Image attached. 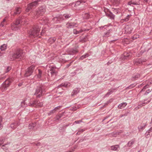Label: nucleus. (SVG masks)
I'll list each match as a JSON object with an SVG mask.
<instances>
[{
	"label": "nucleus",
	"mask_w": 152,
	"mask_h": 152,
	"mask_svg": "<svg viewBox=\"0 0 152 152\" xmlns=\"http://www.w3.org/2000/svg\"><path fill=\"white\" fill-rule=\"evenodd\" d=\"M41 27L39 25H34L32 28L30 29L28 32L29 37L32 38H35L36 37H38L40 38L39 34V31L40 30ZM45 33V30H42L40 35H42Z\"/></svg>",
	"instance_id": "f257e3e1"
},
{
	"label": "nucleus",
	"mask_w": 152,
	"mask_h": 152,
	"mask_svg": "<svg viewBox=\"0 0 152 152\" xmlns=\"http://www.w3.org/2000/svg\"><path fill=\"white\" fill-rule=\"evenodd\" d=\"M24 55L23 50L18 48L9 56V58L10 60L14 61L17 59L22 58L24 56Z\"/></svg>",
	"instance_id": "f03ea898"
},
{
	"label": "nucleus",
	"mask_w": 152,
	"mask_h": 152,
	"mask_svg": "<svg viewBox=\"0 0 152 152\" xmlns=\"http://www.w3.org/2000/svg\"><path fill=\"white\" fill-rule=\"evenodd\" d=\"M46 91L45 87L40 85L36 87L34 95L36 96L37 98H39L45 95Z\"/></svg>",
	"instance_id": "7ed1b4c3"
},
{
	"label": "nucleus",
	"mask_w": 152,
	"mask_h": 152,
	"mask_svg": "<svg viewBox=\"0 0 152 152\" xmlns=\"http://www.w3.org/2000/svg\"><path fill=\"white\" fill-rule=\"evenodd\" d=\"M56 68L53 66H50L49 69L48 71V80L52 81L56 77L57 72L56 71Z\"/></svg>",
	"instance_id": "20e7f679"
},
{
	"label": "nucleus",
	"mask_w": 152,
	"mask_h": 152,
	"mask_svg": "<svg viewBox=\"0 0 152 152\" xmlns=\"http://www.w3.org/2000/svg\"><path fill=\"white\" fill-rule=\"evenodd\" d=\"M46 10V6L45 5H43L40 7L36 11H35L34 14L35 16H38L42 15L45 12Z\"/></svg>",
	"instance_id": "39448f33"
},
{
	"label": "nucleus",
	"mask_w": 152,
	"mask_h": 152,
	"mask_svg": "<svg viewBox=\"0 0 152 152\" xmlns=\"http://www.w3.org/2000/svg\"><path fill=\"white\" fill-rule=\"evenodd\" d=\"M34 1L32 3L29 4L27 5V7L26 10V12H28L30 11L34 7L37 6L38 4V2L39 1H45L46 0H32Z\"/></svg>",
	"instance_id": "423d86ee"
},
{
	"label": "nucleus",
	"mask_w": 152,
	"mask_h": 152,
	"mask_svg": "<svg viewBox=\"0 0 152 152\" xmlns=\"http://www.w3.org/2000/svg\"><path fill=\"white\" fill-rule=\"evenodd\" d=\"M35 68V66L32 65L28 67L26 70L24 74L25 77H28L31 75L33 73Z\"/></svg>",
	"instance_id": "0eeeda50"
},
{
	"label": "nucleus",
	"mask_w": 152,
	"mask_h": 152,
	"mask_svg": "<svg viewBox=\"0 0 152 152\" xmlns=\"http://www.w3.org/2000/svg\"><path fill=\"white\" fill-rule=\"evenodd\" d=\"M13 80L12 79H7L2 85V88L3 89L6 90L12 83Z\"/></svg>",
	"instance_id": "6e6552de"
},
{
	"label": "nucleus",
	"mask_w": 152,
	"mask_h": 152,
	"mask_svg": "<svg viewBox=\"0 0 152 152\" xmlns=\"http://www.w3.org/2000/svg\"><path fill=\"white\" fill-rule=\"evenodd\" d=\"M28 105L31 107L37 106L41 107L43 105V103L42 102H40L39 100H35L32 102V103H29Z\"/></svg>",
	"instance_id": "1a4fd4ad"
},
{
	"label": "nucleus",
	"mask_w": 152,
	"mask_h": 152,
	"mask_svg": "<svg viewBox=\"0 0 152 152\" xmlns=\"http://www.w3.org/2000/svg\"><path fill=\"white\" fill-rule=\"evenodd\" d=\"M146 61V60L145 59H142L141 58H138L133 60V63L134 65L139 66Z\"/></svg>",
	"instance_id": "9d476101"
},
{
	"label": "nucleus",
	"mask_w": 152,
	"mask_h": 152,
	"mask_svg": "<svg viewBox=\"0 0 152 152\" xmlns=\"http://www.w3.org/2000/svg\"><path fill=\"white\" fill-rule=\"evenodd\" d=\"M21 9L20 7H17L15 8L14 10V12H11V15L13 16L19 14L21 12Z\"/></svg>",
	"instance_id": "9b49d317"
},
{
	"label": "nucleus",
	"mask_w": 152,
	"mask_h": 152,
	"mask_svg": "<svg viewBox=\"0 0 152 152\" xmlns=\"http://www.w3.org/2000/svg\"><path fill=\"white\" fill-rule=\"evenodd\" d=\"M106 15L110 19L114 20L115 15L109 10H107V12L105 11Z\"/></svg>",
	"instance_id": "f8f14e48"
},
{
	"label": "nucleus",
	"mask_w": 152,
	"mask_h": 152,
	"mask_svg": "<svg viewBox=\"0 0 152 152\" xmlns=\"http://www.w3.org/2000/svg\"><path fill=\"white\" fill-rule=\"evenodd\" d=\"M24 16H21L19 17V19L16 20L14 23L16 27H17L19 24L22 23L23 21H24Z\"/></svg>",
	"instance_id": "ddd939ff"
},
{
	"label": "nucleus",
	"mask_w": 152,
	"mask_h": 152,
	"mask_svg": "<svg viewBox=\"0 0 152 152\" xmlns=\"http://www.w3.org/2000/svg\"><path fill=\"white\" fill-rule=\"evenodd\" d=\"M133 28L130 25H127L125 27V32L126 34H131Z\"/></svg>",
	"instance_id": "4468645a"
},
{
	"label": "nucleus",
	"mask_w": 152,
	"mask_h": 152,
	"mask_svg": "<svg viewBox=\"0 0 152 152\" xmlns=\"http://www.w3.org/2000/svg\"><path fill=\"white\" fill-rule=\"evenodd\" d=\"M19 125V122L15 121L12 123L10 125V127L13 129H15Z\"/></svg>",
	"instance_id": "2eb2a0df"
},
{
	"label": "nucleus",
	"mask_w": 152,
	"mask_h": 152,
	"mask_svg": "<svg viewBox=\"0 0 152 152\" xmlns=\"http://www.w3.org/2000/svg\"><path fill=\"white\" fill-rule=\"evenodd\" d=\"M69 54L70 55H74L78 53V50L76 48H72L68 50Z\"/></svg>",
	"instance_id": "dca6fc26"
},
{
	"label": "nucleus",
	"mask_w": 152,
	"mask_h": 152,
	"mask_svg": "<svg viewBox=\"0 0 152 152\" xmlns=\"http://www.w3.org/2000/svg\"><path fill=\"white\" fill-rule=\"evenodd\" d=\"M131 57V55L130 53H128L127 52H125L121 56V58L122 59H128L129 58Z\"/></svg>",
	"instance_id": "f3484780"
},
{
	"label": "nucleus",
	"mask_w": 152,
	"mask_h": 152,
	"mask_svg": "<svg viewBox=\"0 0 152 152\" xmlns=\"http://www.w3.org/2000/svg\"><path fill=\"white\" fill-rule=\"evenodd\" d=\"M147 125V123L141 124L140 125L138 126V128L139 132H142L146 127Z\"/></svg>",
	"instance_id": "a211bd4d"
},
{
	"label": "nucleus",
	"mask_w": 152,
	"mask_h": 152,
	"mask_svg": "<svg viewBox=\"0 0 152 152\" xmlns=\"http://www.w3.org/2000/svg\"><path fill=\"white\" fill-rule=\"evenodd\" d=\"M76 25V24L74 22L68 23L66 24V27L68 28H73L77 26H75Z\"/></svg>",
	"instance_id": "6ab92c4d"
},
{
	"label": "nucleus",
	"mask_w": 152,
	"mask_h": 152,
	"mask_svg": "<svg viewBox=\"0 0 152 152\" xmlns=\"http://www.w3.org/2000/svg\"><path fill=\"white\" fill-rule=\"evenodd\" d=\"M80 88H76L74 89L71 95L73 96L77 94L80 91Z\"/></svg>",
	"instance_id": "aec40b11"
},
{
	"label": "nucleus",
	"mask_w": 152,
	"mask_h": 152,
	"mask_svg": "<svg viewBox=\"0 0 152 152\" xmlns=\"http://www.w3.org/2000/svg\"><path fill=\"white\" fill-rule=\"evenodd\" d=\"M135 142V139L134 138L130 141H129L127 144L128 146L129 147H130L132 145L134 144V143Z\"/></svg>",
	"instance_id": "412c9836"
},
{
	"label": "nucleus",
	"mask_w": 152,
	"mask_h": 152,
	"mask_svg": "<svg viewBox=\"0 0 152 152\" xmlns=\"http://www.w3.org/2000/svg\"><path fill=\"white\" fill-rule=\"evenodd\" d=\"M69 126V125H64L62 127H61L59 128V132L61 133V132L63 133L65 131L66 128L67 127H68Z\"/></svg>",
	"instance_id": "4be33fe9"
},
{
	"label": "nucleus",
	"mask_w": 152,
	"mask_h": 152,
	"mask_svg": "<svg viewBox=\"0 0 152 152\" xmlns=\"http://www.w3.org/2000/svg\"><path fill=\"white\" fill-rule=\"evenodd\" d=\"M38 73L37 75V78L38 79H40L42 77V71L40 69H38Z\"/></svg>",
	"instance_id": "5701e85b"
},
{
	"label": "nucleus",
	"mask_w": 152,
	"mask_h": 152,
	"mask_svg": "<svg viewBox=\"0 0 152 152\" xmlns=\"http://www.w3.org/2000/svg\"><path fill=\"white\" fill-rule=\"evenodd\" d=\"M122 132V131L121 130L117 132H113L111 134V135L113 137H115L117 135H119Z\"/></svg>",
	"instance_id": "b1692460"
},
{
	"label": "nucleus",
	"mask_w": 152,
	"mask_h": 152,
	"mask_svg": "<svg viewBox=\"0 0 152 152\" xmlns=\"http://www.w3.org/2000/svg\"><path fill=\"white\" fill-rule=\"evenodd\" d=\"M127 105V103L126 102H123L120 104L118 107V109H121L123 108L124 107Z\"/></svg>",
	"instance_id": "393cba45"
},
{
	"label": "nucleus",
	"mask_w": 152,
	"mask_h": 152,
	"mask_svg": "<svg viewBox=\"0 0 152 152\" xmlns=\"http://www.w3.org/2000/svg\"><path fill=\"white\" fill-rule=\"evenodd\" d=\"M140 77V75L139 74H137L134 76H132L131 78V80L132 81H134L137 80Z\"/></svg>",
	"instance_id": "a878e982"
},
{
	"label": "nucleus",
	"mask_w": 152,
	"mask_h": 152,
	"mask_svg": "<svg viewBox=\"0 0 152 152\" xmlns=\"http://www.w3.org/2000/svg\"><path fill=\"white\" fill-rule=\"evenodd\" d=\"M120 0H113L112 2L114 5L117 6L120 4Z\"/></svg>",
	"instance_id": "bb28decb"
},
{
	"label": "nucleus",
	"mask_w": 152,
	"mask_h": 152,
	"mask_svg": "<svg viewBox=\"0 0 152 152\" xmlns=\"http://www.w3.org/2000/svg\"><path fill=\"white\" fill-rule=\"evenodd\" d=\"M119 148V146L118 145H113L111 146V149L112 150L114 151H117L118 148Z\"/></svg>",
	"instance_id": "cd10ccee"
},
{
	"label": "nucleus",
	"mask_w": 152,
	"mask_h": 152,
	"mask_svg": "<svg viewBox=\"0 0 152 152\" xmlns=\"http://www.w3.org/2000/svg\"><path fill=\"white\" fill-rule=\"evenodd\" d=\"M9 144V143L6 144L4 145H2L1 148L4 151H6L9 148V146H8Z\"/></svg>",
	"instance_id": "c85d7f7f"
},
{
	"label": "nucleus",
	"mask_w": 152,
	"mask_h": 152,
	"mask_svg": "<svg viewBox=\"0 0 152 152\" xmlns=\"http://www.w3.org/2000/svg\"><path fill=\"white\" fill-rule=\"evenodd\" d=\"M56 39V38L55 37H50L48 39V41L50 43L52 44L55 42Z\"/></svg>",
	"instance_id": "c756f323"
},
{
	"label": "nucleus",
	"mask_w": 152,
	"mask_h": 152,
	"mask_svg": "<svg viewBox=\"0 0 152 152\" xmlns=\"http://www.w3.org/2000/svg\"><path fill=\"white\" fill-rule=\"evenodd\" d=\"M36 124L35 123H31L29 124L28 127L29 129H33L36 126Z\"/></svg>",
	"instance_id": "7c9ffc66"
},
{
	"label": "nucleus",
	"mask_w": 152,
	"mask_h": 152,
	"mask_svg": "<svg viewBox=\"0 0 152 152\" xmlns=\"http://www.w3.org/2000/svg\"><path fill=\"white\" fill-rule=\"evenodd\" d=\"M86 2V1L85 0H79L77 1L75 3V5L76 6H79L81 4L85 3Z\"/></svg>",
	"instance_id": "2f4dec72"
},
{
	"label": "nucleus",
	"mask_w": 152,
	"mask_h": 152,
	"mask_svg": "<svg viewBox=\"0 0 152 152\" xmlns=\"http://www.w3.org/2000/svg\"><path fill=\"white\" fill-rule=\"evenodd\" d=\"M113 11V13L116 14H117L118 13H120L121 12V10L119 8H113L112 9Z\"/></svg>",
	"instance_id": "473e14b6"
},
{
	"label": "nucleus",
	"mask_w": 152,
	"mask_h": 152,
	"mask_svg": "<svg viewBox=\"0 0 152 152\" xmlns=\"http://www.w3.org/2000/svg\"><path fill=\"white\" fill-rule=\"evenodd\" d=\"M90 55L88 53H86L85 54L81 56L80 58L79 59L83 60L85 58L88 57Z\"/></svg>",
	"instance_id": "72a5a7b5"
},
{
	"label": "nucleus",
	"mask_w": 152,
	"mask_h": 152,
	"mask_svg": "<svg viewBox=\"0 0 152 152\" xmlns=\"http://www.w3.org/2000/svg\"><path fill=\"white\" fill-rule=\"evenodd\" d=\"M112 31L111 29H109L107 32L104 33V35L106 37H108L110 35V34Z\"/></svg>",
	"instance_id": "f704fd0d"
},
{
	"label": "nucleus",
	"mask_w": 152,
	"mask_h": 152,
	"mask_svg": "<svg viewBox=\"0 0 152 152\" xmlns=\"http://www.w3.org/2000/svg\"><path fill=\"white\" fill-rule=\"evenodd\" d=\"M26 100L23 101L21 102V107H27L28 105V104H27L26 103Z\"/></svg>",
	"instance_id": "c9c22d12"
},
{
	"label": "nucleus",
	"mask_w": 152,
	"mask_h": 152,
	"mask_svg": "<svg viewBox=\"0 0 152 152\" xmlns=\"http://www.w3.org/2000/svg\"><path fill=\"white\" fill-rule=\"evenodd\" d=\"M137 85V84L136 83H134L130 85L129 86L127 87L126 89H132L134 88L136 85Z\"/></svg>",
	"instance_id": "e433bc0d"
},
{
	"label": "nucleus",
	"mask_w": 152,
	"mask_h": 152,
	"mask_svg": "<svg viewBox=\"0 0 152 152\" xmlns=\"http://www.w3.org/2000/svg\"><path fill=\"white\" fill-rule=\"evenodd\" d=\"M7 45L4 44L1 46L0 49L2 51L4 50L7 49Z\"/></svg>",
	"instance_id": "4c0bfd02"
},
{
	"label": "nucleus",
	"mask_w": 152,
	"mask_h": 152,
	"mask_svg": "<svg viewBox=\"0 0 152 152\" xmlns=\"http://www.w3.org/2000/svg\"><path fill=\"white\" fill-rule=\"evenodd\" d=\"M149 87H150L149 86L148 84H147L143 87L142 89L140 91L139 93H141L142 92L145 91L146 89Z\"/></svg>",
	"instance_id": "58836bf2"
},
{
	"label": "nucleus",
	"mask_w": 152,
	"mask_h": 152,
	"mask_svg": "<svg viewBox=\"0 0 152 152\" xmlns=\"http://www.w3.org/2000/svg\"><path fill=\"white\" fill-rule=\"evenodd\" d=\"M62 116L63 114H59L58 115H57L56 117L55 118V120H59L62 117Z\"/></svg>",
	"instance_id": "ea45409f"
},
{
	"label": "nucleus",
	"mask_w": 152,
	"mask_h": 152,
	"mask_svg": "<svg viewBox=\"0 0 152 152\" xmlns=\"http://www.w3.org/2000/svg\"><path fill=\"white\" fill-rule=\"evenodd\" d=\"M88 40V38L86 36L82 38L80 40V42L82 43H84Z\"/></svg>",
	"instance_id": "a19ab883"
},
{
	"label": "nucleus",
	"mask_w": 152,
	"mask_h": 152,
	"mask_svg": "<svg viewBox=\"0 0 152 152\" xmlns=\"http://www.w3.org/2000/svg\"><path fill=\"white\" fill-rule=\"evenodd\" d=\"M72 16L70 14H64L63 15V16L66 19H68Z\"/></svg>",
	"instance_id": "79ce46f5"
},
{
	"label": "nucleus",
	"mask_w": 152,
	"mask_h": 152,
	"mask_svg": "<svg viewBox=\"0 0 152 152\" xmlns=\"http://www.w3.org/2000/svg\"><path fill=\"white\" fill-rule=\"evenodd\" d=\"M115 91L114 89H111L109 90L108 92L107 93L106 95H109L112 94Z\"/></svg>",
	"instance_id": "37998d69"
},
{
	"label": "nucleus",
	"mask_w": 152,
	"mask_h": 152,
	"mask_svg": "<svg viewBox=\"0 0 152 152\" xmlns=\"http://www.w3.org/2000/svg\"><path fill=\"white\" fill-rule=\"evenodd\" d=\"M52 20L54 21V22L55 23H59V21L58 19V17H54Z\"/></svg>",
	"instance_id": "c03bdc74"
},
{
	"label": "nucleus",
	"mask_w": 152,
	"mask_h": 152,
	"mask_svg": "<svg viewBox=\"0 0 152 152\" xmlns=\"http://www.w3.org/2000/svg\"><path fill=\"white\" fill-rule=\"evenodd\" d=\"M151 132H152V127H151L149 130H147L145 134V135L146 136H148L149 135V134Z\"/></svg>",
	"instance_id": "a18cd8bd"
},
{
	"label": "nucleus",
	"mask_w": 152,
	"mask_h": 152,
	"mask_svg": "<svg viewBox=\"0 0 152 152\" xmlns=\"http://www.w3.org/2000/svg\"><path fill=\"white\" fill-rule=\"evenodd\" d=\"M58 19L59 21V23H60L61 21L64 20V16H58Z\"/></svg>",
	"instance_id": "49530a36"
},
{
	"label": "nucleus",
	"mask_w": 152,
	"mask_h": 152,
	"mask_svg": "<svg viewBox=\"0 0 152 152\" xmlns=\"http://www.w3.org/2000/svg\"><path fill=\"white\" fill-rule=\"evenodd\" d=\"M131 16V15H128L126 16V18L123 19V20L125 21H128L129 20V19Z\"/></svg>",
	"instance_id": "de8ad7c7"
},
{
	"label": "nucleus",
	"mask_w": 152,
	"mask_h": 152,
	"mask_svg": "<svg viewBox=\"0 0 152 152\" xmlns=\"http://www.w3.org/2000/svg\"><path fill=\"white\" fill-rule=\"evenodd\" d=\"M60 86L61 87H64L65 88H67L68 86V84L66 83H62L61 84Z\"/></svg>",
	"instance_id": "09e8293b"
},
{
	"label": "nucleus",
	"mask_w": 152,
	"mask_h": 152,
	"mask_svg": "<svg viewBox=\"0 0 152 152\" xmlns=\"http://www.w3.org/2000/svg\"><path fill=\"white\" fill-rule=\"evenodd\" d=\"M5 21L6 19H4L0 24L1 27H3L5 25Z\"/></svg>",
	"instance_id": "8fccbe9b"
},
{
	"label": "nucleus",
	"mask_w": 152,
	"mask_h": 152,
	"mask_svg": "<svg viewBox=\"0 0 152 152\" xmlns=\"http://www.w3.org/2000/svg\"><path fill=\"white\" fill-rule=\"evenodd\" d=\"M11 67L10 66H7L5 70V72L7 73L11 69Z\"/></svg>",
	"instance_id": "3c124183"
},
{
	"label": "nucleus",
	"mask_w": 152,
	"mask_h": 152,
	"mask_svg": "<svg viewBox=\"0 0 152 152\" xmlns=\"http://www.w3.org/2000/svg\"><path fill=\"white\" fill-rule=\"evenodd\" d=\"M132 5H138L140 4V3L139 2H136V1H134L133 0H132Z\"/></svg>",
	"instance_id": "603ef678"
},
{
	"label": "nucleus",
	"mask_w": 152,
	"mask_h": 152,
	"mask_svg": "<svg viewBox=\"0 0 152 152\" xmlns=\"http://www.w3.org/2000/svg\"><path fill=\"white\" fill-rule=\"evenodd\" d=\"M78 108V107H77L76 106H73L71 108L70 110L72 111H75Z\"/></svg>",
	"instance_id": "864d4df0"
},
{
	"label": "nucleus",
	"mask_w": 152,
	"mask_h": 152,
	"mask_svg": "<svg viewBox=\"0 0 152 152\" xmlns=\"http://www.w3.org/2000/svg\"><path fill=\"white\" fill-rule=\"evenodd\" d=\"M151 91L149 89H148L145 91V93L143 94L144 95H147L148 94L150 93Z\"/></svg>",
	"instance_id": "5fc2aeb1"
},
{
	"label": "nucleus",
	"mask_w": 152,
	"mask_h": 152,
	"mask_svg": "<svg viewBox=\"0 0 152 152\" xmlns=\"http://www.w3.org/2000/svg\"><path fill=\"white\" fill-rule=\"evenodd\" d=\"M56 112V111H55L54 110V109H53V110H51L50 112L48 113V115H51V114H52L54 113H55V112Z\"/></svg>",
	"instance_id": "6e6d98bb"
},
{
	"label": "nucleus",
	"mask_w": 152,
	"mask_h": 152,
	"mask_svg": "<svg viewBox=\"0 0 152 152\" xmlns=\"http://www.w3.org/2000/svg\"><path fill=\"white\" fill-rule=\"evenodd\" d=\"M147 84H148L149 86V87L150 86V85L152 84V80H150L148 82V83Z\"/></svg>",
	"instance_id": "4d7b16f0"
},
{
	"label": "nucleus",
	"mask_w": 152,
	"mask_h": 152,
	"mask_svg": "<svg viewBox=\"0 0 152 152\" xmlns=\"http://www.w3.org/2000/svg\"><path fill=\"white\" fill-rule=\"evenodd\" d=\"M73 33L74 34H79V33L77 30L76 29H74L73 31Z\"/></svg>",
	"instance_id": "13d9d810"
},
{
	"label": "nucleus",
	"mask_w": 152,
	"mask_h": 152,
	"mask_svg": "<svg viewBox=\"0 0 152 152\" xmlns=\"http://www.w3.org/2000/svg\"><path fill=\"white\" fill-rule=\"evenodd\" d=\"M151 101V100L148 101L147 102H142V103H141V104H142V106H144L145 104H147L149 103Z\"/></svg>",
	"instance_id": "bf43d9fd"
},
{
	"label": "nucleus",
	"mask_w": 152,
	"mask_h": 152,
	"mask_svg": "<svg viewBox=\"0 0 152 152\" xmlns=\"http://www.w3.org/2000/svg\"><path fill=\"white\" fill-rule=\"evenodd\" d=\"M61 107L62 106H59L55 107L54 109L55 111H56L57 110H59Z\"/></svg>",
	"instance_id": "052dcab7"
},
{
	"label": "nucleus",
	"mask_w": 152,
	"mask_h": 152,
	"mask_svg": "<svg viewBox=\"0 0 152 152\" xmlns=\"http://www.w3.org/2000/svg\"><path fill=\"white\" fill-rule=\"evenodd\" d=\"M33 144L37 146H39L40 145V143L39 142H37V143H34Z\"/></svg>",
	"instance_id": "680f3d73"
},
{
	"label": "nucleus",
	"mask_w": 152,
	"mask_h": 152,
	"mask_svg": "<svg viewBox=\"0 0 152 152\" xmlns=\"http://www.w3.org/2000/svg\"><path fill=\"white\" fill-rule=\"evenodd\" d=\"M3 122V118L1 116H0V124H2Z\"/></svg>",
	"instance_id": "e2e57ef3"
},
{
	"label": "nucleus",
	"mask_w": 152,
	"mask_h": 152,
	"mask_svg": "<svg viewBox=\"0 0 152 152\" xmlns=\"http://www.w3.org/2000/svg\"><path fill=\"white\" fill-rule=\"evenodd\" d=\"M82 121L81 120L79 121H75V123L76 124H78L80 123V122H81Z\"/></svg>",
	"instance_id": "0e129e2a"
},
{
	"label": "nucleus",
	"mask_w": 152,
	"mask_h": 152,
	"mask_svg": "<svg viewBox=\"0 0 152 152\" xmlns=\"http://www.w3.org/2000/svg\"><path fill=\"white\" fill-rule=\"evenodd\" d=\"M128 5H129L130 6H132V1H129L128 2Z\"/></svg>",
	"instance_id": "69168bd1"
},
{
	"label": "nucleus",
	"mask_w": 152,
	"mask_h": 152,
	"mask_svg": "<svg viewBox=\"0 0 152 152\" xmlns=\"http://www.w3.org/2000/svg\"><path fill=\"white\" fill-rule=\"evenodd\" d=\"M3 142L4 141H3V139L0 140V146L2 145V144L3 143Z\"/></svg>",
	"instance_id": "338daca9"
},
{
	"label": "nucleus",
	"mask_w": 152,
	"mask_h": 152,
	"mask_svg": "<svg viewBox=\"0 0 152 152\" xmlns=\"http://www.w3.org/2000/svg\"><path fill=\"white\" fill-rule=\"evenodd\" d=\"M3 127V124H0V130L2 129Z\"/></svg>",
	"instance_id": "774afa93"
}]
</instances>
